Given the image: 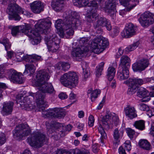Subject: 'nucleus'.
Instances as JSON below:
<instances>
[{"label": "nucleus", "instance_id": "nucleus-1", "mask_svg": "<svg viewBox=\"0 0 154 154\" xmlns=\"http://www.w3.org/2000/svg\"><path fill=\"white\" fill-rule=\"evenodd\" d=\"M50 76L45 69L40 70L37 72L35 79L33 83L35 86L39 87V91L36 93L30 92L29 97L32 96L35 99L39 111H42V116L45 118L54 117L60 118L65 115V110L62 108H54L52 109L45 110L43 105L45 103V96L43 93H48L54 96L56 93L51 83L47 82Z\"/></svg>", "mask_w": 154, "mask_h": 154}, {"label": "nucleus", "instance_id": "nucleus-2", "mask_svg": "<svg viewBox=\"0 0 154 154\" xmlns=\"http://www.w3.org/2000/svg\"><path fill=\"white\" fill-rule=\"evenodd\" d=\"M66 20L63 26V29L66 32V38H69L74 35V29L80 26L81 23L77 12L69 10L66 11Z\"/></svg>", "mask_w": 154, "mask_h": 154}, {"label": "nucleus", "instance_id": "nucleus-3", "mask_svg": "<svg viewBox=\"0 0 154 154\" xmlns=\"http://www.w3.org/2000/svg\"><path fill=\"white\" fill-rule=\"evenodd\" d=\"M101 124H100L98 128V131L101 136V142L103 143L102 139H106L107 138L106 134L103 128L106 129L112 128L114 125L116 126L119 122V117L110 112L106 113L105 116L103 117L101 119Z\"/></svg>", "mask_w": 154, "mask_h": 154}, {"label": "nucleus", "instance_id": "nucleus-4", "mask_svg": "<svg viewBox=\"0 0 154 154\" xmlns=\"http://www.w3.org/2000/svg\"><path fill=\"white\" fill-rule=\"evenodd\" d=\"M79 81L78 76L74 72L69 71L62 75L60 78L61 83L64 86L71 88L76 87Z\"/></svg>", "mask_w": 154, "mask_h": 154}, {"label": "nucleus", "instance_id": "nucleus-5", "mask_svg": "<svg viewBox=\"0 0 154 154\" xmlns=\"http://www.w3.org/2000/svg\"><path fill=\"white\" fill-rule=\"evenodd\" d=\"M7 12L9 15L10 19L13 18L16 20H19L21 18L19 14H22L28 17L30 15L29 12L22 9L17 4L9 5L7 8Z\"/></svg>", "mask_w": 154, "mask_h": 154}, {"label": "nucleus", "instance_id": "nucleus-6", "mask_svg": "<svg viewBox=\"0 0 154 154\" xmlns=\"http://www.w3.org/2000/svg\"><path fill=\"white\" fill-rule=\"evenodd\" d=\"M109 45V42L106 38H96L93 40L91 43V47L93 51L99 54L102 52Z\"/></svg>", "mask_w": 154, "mask_h": 154}, {"label": "nucleus", "instance_id": "nucleus-7", "mask_svg": "<svg viewBox=\"0 0 154 154\" xmlns=\"http://www.w3.org/2000/svg\"><path fill=\"white\" fill-rule=\"evenodd\" d=\"M44 39L49 51L56 52L59 48L60 39L55 34L50 36L47 35L45 36Z\"/></svg>", "mask_w": 154, "mask_h": 154}, {"label": "nucleus", "instance_id": "nucleus-8", "mask_svg": "<svg viewBox=\"0 0 154 154\" xmlns=\"http://www.w3.org/2000/svg\"><path fill=\"white\" fill-rule=\"evenodd\" d=\"M46 140H48V139L45 136L38 132L34 133L31 137L27 139L28 142L31 146L36 147L42 146Z\"/></svg>", "mask_w": 154, "mask_h": 154}, {"label": "nucleus", "instance_id": "nucleus-9", "mask_svg": "<svg viewBox=\"0 0 154 154\" xmlns=\"http://www.w3.org/2000/svg\"><path fill=\"white\" fill-rule=\"evenodd\" d=\"M51 24V22L48 19L40 20L35 25L36 32L46 35L50 31Z\"/></svg>", "mask_w": 154, "mask_h": 154}, {"label": "nucleus", "instance_id": "nucleus-10", "mask_svg": "<svg viewBox=\"0 0 154 154\" xmlns=\"http://www.w3.org/2000/svg\"><path fill=\"white\" fill-rule=\"evenodd\" d=\"M24 97L22 94H18L16 98V101L19 103L22 109L26 110H30L34 108V107L31 104L30 97Z\"/></svg>", "mask_w": 154, "mask_h": 154}, {"label": "nucleus", "instance_id": "nucleus-11", "mask_svg": "<svg viewBox=\"0 0 154 154\" xmlns=\"http://www.w3.org/2000/svg\"><path fill=\"white\" fill-rule=\"evenodd\" d=\"M125 82L129 86L128 92L129 94H134L136 91L139 85H141L144 83V79H129Z\"/></svg>", "mask_w": 154, "mask_h": 154}, {"label": "nucleus", "instance_id": "nucleus-12", "mask_svg": "<svg viewBox=\"0 0 154 154\" xmlns=\"http://www.w3.org/2000/svg\"><path fill=\"white\" fill-rule=\"evenodd\" d=\"M31 130L27 124H21L16 127L14 131V136L20 138L27 136L30 134Z\"/></svg>", "mask_w": 154, "mask_h": 154}, {"label": "nucleus", "instance_id": "nucleus-13", "mask_svg": "<svg viewBox=\"0 0 154 154\" xmlns=\"http://www.w3.org/2000/svg\"><path fill=\"white\" fill-rule=\"evenodd\" d=\"M16 57L19 61L24 60L26 62L34 63L36 66H37L38 63L36 61L39 60L41 58L40 56L35 54L24 56L23 54L20 53L16 54Z\"/></svg>", "mask_w": 154, "mask_h": 154}, {"label": "nucleus", "instance_id": "nucleus-14", "mask_svg": "<svg viewBox=\"0 0 154 154\" xmlns=\"http://www.w3.org/2000/svg\"><path fill=\"white\" fill-rule=\"evenodd\" d=\"M139 21L143 26H148L154 22V15L146 12L142 14Z\"/></svg>", "mask_w": 154, "mask_h": 154}, {"label": "nucleus", "instance_id": "nucleus-15", "mask_svg": "<svg viewBox=\"0 0 154 154\" xmlns=\"http://www.w3.org/2000/svg\"><path fill=\"white\" fill-rule=\"evenodd\" d=\"M9 78L10 80L14 83L22 84L23 83L25 79L22 77V74L17 72L14 69H11L8 72Z\"/></svg>", "mask_w": 154, "mask_h": 154}, {"label": "nucleus", "instance_id": "nucleus-16", "mask_svg": "<svg viewBox=\"0 0 154 154\" xmlns=\"http://www.w3.org/2000/svg\"><path fill=\"white\" fill-rule=\"evenodd\" d=\"M88 48L86 47L85 48L83 47L77 48L73 49L71 54L74 59L80 61L84 56V53L88 51Z\"/></svg>", "mask_w": 154, "mask_h": 154}, {"label": "nucleus", "instance_id": "nucleus-17", "mask_svg": "<svg viewBox=\"0 0 154 154\" xmlns=\"http://www.w3.org/2000/svg\"><path fill=\"white\" fill-rule=\"evenodd\" d=\"M90 5L91 7L93 8L91 10L90 13L88 14L87 16L88 21L89 22L96 19L98 16V15L96 13V9L97 8V4L96 0L90 1Z\"/></svg>", "mask_w": 154, "mask_h": 154}, {"label": "nucleus", "instance_id": "nucleus-18", "mask_svg": "<svg viewBox=\"0 0 154 154\" xmlns=\"http://www.w3.org/2000/svg\"><path fill=\"white\" fill-rule=\"evenodd\" d=\"M149 64V61L148 59H142L133 65L132 69L134 71H142L144 70Z\"/></svg>", "mask_w": 154, "mask_h": 154}, {"label": "nucleus", "instance_id": "nucleus-19", "mask_svg": "<svg viewBox=\"0 0 154 154\" xmlns=\"http://www.w3.org/2000/svg\"><path fill=\"white\" fill-rule=\"evenodd\" d=\"M137 27L132 23H129L122 33V36L128 38L135 34Z\"/></svg>", "mask_w": 154, "mask_h": 154}, {"label": "nucleus", "instance_id": "nucleus-20", "mask_svg": "<svg viewBox=\"0 0 154 154\" xmlns=\"http://www.w3.org/2000/svg\"><path fill=\"white\" fill-rule=\"evenodd\" d=\"M118 2L117 0H109L106 5L107 11L111 16L116 15V5Z\"/></svg>", "mask_w": 154, "mask_h": 154}, {"label": "nucleus", "instance_id": "nucleus-21", "mask_svg": "<svg viewBox=\"0 0 154 154\" xmlns=\"http://www.w3.org/2000/svg\"><path fill=\"white\" fill-rule=\"evenodd\" d=\"M106 26L108 30L112 29V26L109 21L104 17H100L98 19L97 22L94 24V28H97L99 26Z\"/></svg>", "mask_w": 154, "mask_h": 154}, {"label": "nucleus", "instance_id": "nucleus-22", "mask_svg": "<svg viewBox=\"0 0 154 154\" xmlns=\"http://www.w3.org/2000/svg\"><path fill=\"white\" fill-rule=\"evenodd\" d=\"M32 11L35 14H39L44 11V5L40 1H35L30 5Z\"/></svg>", "mask_w": 154, "mask_h": 154}, {"label": "nucleus", "instance_id": "nucleus-23", "mask_svg": "<svg viewBox=\"0 0 154 154\" xmlns=\"http://www.w3.org/2000/svg\"><path fill=\"white\" fill-rule=\"evenodd\" d=\"M14 103L12 102H5L3 104L2 113L4 116H7L11 114L12 110Z\"/></svg>", "mask_w": 154, "mask_h": 154}, {"label": "nucleus", "instance_id": "nucleus-24", "mask_svg": "<svg viewBox=\"0 0 154 154\" xmlns=\"http://www.w3.org/2000/svg\"><path fill=\"white\" fill-rule=\"evenodd\" d=\"M119 69L118 77L119 79L122 80L128 79L129 76L128 67L119 66Z\"/></svg>", "mask_w": 154, "mask_h": 154}, {"label": "nucleus", "instance_id": "nucleus-25", "mask_svg": "<svg viewBox=\"0 0 154 154\" xmlns=\"http://www.w3.org/2000/svg\"><path fill=\"white\" fill-rule=\"evenodd\" d=\"M124 112L125 116L130 119H132L137 116L136 111L133 106L127 105L125 108Z\"/></svg>", "mask_w": 154, "mask_h": 154}, {"label": "nucleus", "instance_id": "nucleus-26", "mask_svg": "<svg viewBox=\"0 0 154 154\" xmlns=\"http://www.w3.org/2000/svg\"><path fill=\"white\" fill-rule=\"evenodd\" d=\"M124 131L123 130L116 128L113 132V143L115 146H117L119 143L123 135Z\"/></svg>", "mask_w": 154, "mask_h": 154}, {"label": "nucleus", "instance_id": "nucleus-27", "mask_svg": "<svg viewBox=\"0 0 154 154\" xmlns=\"http://www.w3.org/2000/svg\"><path fill=\"white\" fill-rule=\"evenodd\" d=\"M64 0H53L51 3L52 8L56 12H60L64 8Z\"/></svg>", "mask_w": 154, "mask_h": 154}, {"label": "nucleus", "instance_id": "nucleus-28", "mask_svg": "<svg viewBox=\"0 0 154 154\" xmlns=\"http://www.w3.org/2000/svg\"><path fill=\"white\" fill-rule=\"evenodd\" d=\"M22 32L27 35L29 37H32L34 35L38 36L39 32H36L35 29L31 30V27L29 24H26L23 27Z\"/></svg>", "mask_w": 154, "mask_h": 154}, {"label": "nucleus", "instance_id": "nucleus-29", "mask_svg": "<svg viewBox=\"0 0 154 154\" xmlns=\"http://www.w3.org/2000/svg\"><path fill=\"white\" fill-rule=\"evenodd\" d=\"M119 1H120V0H119ZM130 0H129L128 1V5H127V6L124 5H123V4L122 3L120 2V3L122 5H123L124 6L127 7L126 8L124 9L121 10L119 11V14L120 15H121L123 16L124 15H125L126 13L127 12H128L130 11L134 7L136 6L138 4V0H136V1H133L134 2H135V3L134 4H131L130 5V4L129 3V2L130 1Z\"/></svg>", "mask_w": 154, "mask_h": 154}, {"label": "nucleus", "instance_id": "nucleus-30", "mask_svg": "<svg viewBox=\"0 0 154 154\" xmlns=\"http://www.w3.org/2000/svg\"><path fill=\"white\" fill-rule=\"evenodd\" d=\"M138 144L141 148L144 149L149 150L151 149L150 143L146 140H140L139 141Z\"/></svg>", "mask_w": 154, "mask_h": 154}, {"label": "nucleus", "instance_id": "nucleus-31", "mask_svg": "<svg viewBox=\"0 0 154 154\" xmlns=\"http://www.w3.org/2000/svg\"><path fill=\"white\" fill-rule=\"evenodd\" d=\"M25 69L23 72L24 74H27L30 72L31 74H32L35 72L36 68L34 64L27 63L25 65Z\"/></svg>", "mask_w": 154, "mask_h": 154}, {"label": "nucleus", "instance_id": "nucleus-32", "mask_svg": "<svg viewBox=\"0 0 154 154\" xmlns=\"http://www.w3.org/2000/svg\"><path fill=\"white\" fill-rule=\"evenodd\" d=\"M100 91L99 89H95L92 91V89H90L88 91V95L90 94V97L92 101H94L95 99L97 97L98 94H100Z\"/></svg>", "mask_w": 154, "mask_h": 154}, {"label": "nucleus", "instance_id": "nucleus-33", "mask_svg": "<svg viewBox=\"0 0 154 154\" xmlns=\"http://www.w3.org/2000/svg\"><path fill=\"white\" fill-rule=\"evenodd\" d=\"M149 95L148 91L143 88H140L138 91L137 95L140 98H145Z\"/></svg>", "mask_w": 154, "mask_h": 154}, {"label": "nucleus", "instance_id": "nucleus-34", "mask_svg": "<svg viewBox=\"0 0 154 154\" xmlns=\"http://www.w3.org/2000/svg\"><path fill=\"white\" fill-rule=\"evenodd\" d=\"M130 61L129 58L126 55L122 56L120 60V63L119 66L122 67H128L129 66V62Z\"/></svg>", "mask_w": 154, "mask_h": 154}, {"label": "nucleus", "instance_id": "nucleus-35", "mask_svg": "<svg viewBox=\"0 0 154 154\" xmlns=\"http://www.w3.org/2000/svg\"><path fill=\"white\" fill-rule=\"evenodd\" d=\"M116 73L115 68L111 66L108 68L107 70V76L109 81H111L113 79Z\"/></svg>", "mask_w": 154, "mask_h": 154}, {"label": "nucleus", "instance_id": "nucleus-36", "mask_svg": "<svg viewBox=\"0 0 154 154\" xmlns=\"http://www.w3.org/2000/svg\"><path fill=\"white\" fill-rule=\"evenodd\" d=\"M88 67V64L86 62H83L82 63V67L84 74V78L85 80L89 77L90 75Z\"/></svg>", "mask_w": 154, "mask_h": 154}, {"label": "nucleus", "instance_id": "nucleus-37", "mask_svg": "<svg viewBox=\"0 0 154 154\" xmlns=\"http://www.w3.org/2000/svg\"><path fill=\"white\" fill-rule=\"evenodd\" d=\"M90 38L89 37H82L80 38L79 40V43L81 47H83L85 48L86 47H87L88 48L89 44L88 43Z\"/></svg>", "mask_w": 154, "mask_h": 154}, {"label": "nucleus", "instance_id": "nucleus-38", "mask_svg": "<svg viewBox=\"0 0 154 154\" xmlns=\"http://www.w3.org/2000/svg\"><path fill=\"white\" fill-rule=\"evenodd\" d=\"M133 125L136 128L140 130H143L145 129V122L143 120L136 121Z\"/></svg>", "mask_w": 154, "mask_h": 154}, {"label": "nucleus", "instance_id": "nucleus-39", "mask_svg": "<svg viewBox=\"0 0 154 154\" xmlns=\"http://www.w3.org/2000/svg\"><path fill=\"white\" fill-rule=\"evenodd\" d=\"M139 42H137L133 44L129 45L124 49V51L126 53H128L129 52L133 51L139 45Z\"/></svg>", "mask_w": 154, "mask_h": 154}, {"label": "nucleus", "instance_id": "nucleus-40", "mask_svg": "<svg viewBox=\"0 0 154 154\" xmlns=\"http://www.w3.org/2000/svg\"><path fill=\"white\" fill-rule=\"evenodd\" d=\"M104 65V62H102L100 63L97 66L96 75L97 77H99L101 75Z\"/></svg>", "mask_w": 154, "mask_h": 154}, {"label": "nucleus", "instance_id": "nucleus-41", "mask_svg": "<svg viewBox=\"0 0 154 154\" xmlns=\"http://www.w3.org/2000/svg\"><path fill=\"white\" fill-rule=\"evenodd\" d=\"M65 23H63V21L61 19H58L56 21L55 26L57 30H60L63 29V26L64 25Z\"/></svg>", "mask_w": 154, "mask_h": 154}, {"label": "nucleus", "instance_id": "nucleus-42", "mask_svg": "<svg viewBox=\"0 0 154 154\" xmlns=\"http://www.w3.org/2000/svg\"><path fill=\"white\" fill-rule=\"evenodd\" d=\"M39 35L36 36L34 35L32 37H29L30 38L32 39L31 41V43L33 45H37L41 41V37H40V35L41 34L39 32Z\"/></svg>", "mask_w": 154, "mask_h": 154}, {"label": "nucleus", "instance_id": "nucleus-43", "mask_svg": "<svg viewBox=\"0 0 154 154\" xmlns=\"http://www.w3.org/2000/svg\"><path fill=\"white\" fill-rule=\"evenodd\" d=\"M1 43L4 45L6 51H8L10 48L11 45L9 43L8 39H4L1 42Z\"/></svg>", "mask_w": 154, "mask_h": 154}, {"label": "nucleus", "instance_id": "nucleus-44", "mask_svg": "<svg viewBox=\"0 0 154 154\" xmlns=\"http://www.w3.org/2000/svg\"><path fill=\"white\" fill-rule=\"evenodd\" d=\"M126 133L131 139L133 138L135 134V131L130 128H128L126 130Z\"/></svg>", "mask_w": 154, "mask_h": 154}, {"label": "nucleus", "instance_id": "nucleus-45", "mask_svg": "<svg viewBox=\"0 0 154 154\" xmlns=\"http://www.w3.org/2000/svg\"><path fill=\"white\" fill-rule=\"evenodd\" d=\"M76 2L79 6L83 7L86 6L89 3L88 0H75Z\"/></svg>", "mask_w": 154, "mask_h": 154}, {"label": "nucleus", "instance_id": "nucleus-46", "mask_svg": "<svg viewBox=\"0 0 154 154\" xmlns=\"http://www.w3.org/2000/svg\"><path fill=\"white\" fill-rule=\"evenodd\" d=\"M124 148L129 151L131 148V142L130 141L127 140L125 142L124 144Z\"/></svg>", "mask_w": 154, "mask_h": 154}, {"label": "nucleus", "instance_id": "nucleus-47", "mask_svg": "<svg viewBox=\"0 0 154 154\" xmlns=\"http://www.w3.org/2000/svg\"><path fill=\"white\" fill-rule=\"evenodd\" d=\"M61 64L63 69L64 71L68 70L70 67V65L67 63L62 62Z\"/></svg>", "mask_w": 154, "mask_h": 154}, {"label": "nucleus", "instance_id": "nucleus-48", "mask_svg": "<svg viewBox=\"0 0 154 154\" xmlns=\"http://www.w3.org/2000/svg\"><path fill=\"white\" fill-rule=\"evenodd\" d=\"M94 117L92 115H90L88 118V124L89 126L92 127L94 125Z\"/></svg>", "mask_w": 154, "mask_h": 154}, {"label": "nucleus", "instance_id": "nucleus-49", "mask_svg": "<svg viewBox=\"0 0 154 154\" xmlns=\"http://www.w3.org/2000/svg\"><path fill=\"white\" fill-rule=\"evenodd\" d=\"M140 109L143 111H146V112L149 109L148 106L144 103H140L139 105Z\"/></svg>", "mask_w": 154, "mask_h": 154}, {"label": "nucleus", "instance_id": "nucleus-50", "mask_svg": "<svg viewBox=\"0 0 154 154\" xmlns=\"http://www.w3.org/2000/svg\"><path fill=\"white\" fill-rule=\"evenodd\" d=\"M5 135L3 133L0 134V146L4 144L6 142Z\"/></svg>", "mask_w": 154, "mask_h": 154}, {"label": "nucleus", "instance_id": "nucleus-51", "mask_svg": "<svg viewBox=\"0 0 154 154\" xmlns=\"http://www.w3.org/2000/svg\"><path fill=\"white\" fill-rule=\"evenodd\" d=\"M80 152V150L76 149L74 150H73L70 151H68L67 152H65V154H79Z\"/></svg>", "mask_w": 154, "mask_h": 154}, {"label": "nucleus", "instance_id": "nucleus-52", "mask_svg": "<svg viewBox=\"0 0 154 154\" xmlns=\"http://www.w3.org/2000/svg\"><path fill=\"white\" fill-rule=\"evenodd\" d=\"M19 32V29L18 26L13 27L11 29V33L13 35H16Z\"/></svg>", "mask_w": 154, "mask_h": 154}, {"label": "nucleus", "instance_id": "nucleus-53", "mask_svg": "<svg viewBox=\"0 0 154 154\" xmlns=\"http://www.w3.org/2000/svg\"><path fill=\"white\" fill-rule=\"evenodd\" d=\"M147 114L149 117L154 116V108H152L151 109L149 108L147 111Z\"/></svg>", "mask_w": 154, "mask_h": 154}, {"label": "nucleus", "instance_id": "nucleus-54", "mask_svg": "<svg viewBox=\"0 0 154 154\" xmlns=\"http://www.w3.org/2000/svg\"><path fill=\"white\" fill-rule=\"evenodd\" d=\"M119 32V29L118 27H115L113 29V37L116 36L118 35Z\"/></svg>", "mask_w": 154, "mask_h": 154}, {"label": "nucleus", "instance_id": "nucleus-55", "mask_svg": "<svg viewBox=\"0 0 154 154\" xmlns=\"http://www.w3.org/2000/svg\"><path fill=\"white\" fill-rule=\"evenodd\" d=\"M118 152L119 154H126L125 149L123 146H120L119 148Z\"/></svg>", "mask_w": 154, "mask_h": 154}, {"label": "nucleus", "instance_id": "nucleus-56", "mask_svg": "<svg viewBox=\"0 0 154 154\" xmlns=\"http://www.w3.org/2000/svg\"><path fill=\"white\" fill-rule=\"evenodd\" d=\"M143 79L144 83L149 82H153L154 81V78L153 77H152L151 78H144Z\"/></svg>", "mask_w": 154, "mask_h": 154}, {"label": "nucleus", "instance_id": "nucleus-57", "mask_svg": "<svg viewBox=\"0 0 154 154\" xmlns=\"http://www.w3.org/2000/svg\"><path fill=\"white\" fill-rule=\"evenodd\" d=\"M106 98V97L105 96H104L103 97L101 102L100 103L99 106L97 107V109H100L103 106V103L105 102Z\"/></svg>", "mask_w": 154, "mask_h": 154}, {"label": "nucleus", "instance_id": "nucleus-58", "mask_svg": "<svg viewBox=\"0 0 154 154\" xmlns=\"http://www.w3.org/2000/svg\"><path fill=\"white\" fill-rule=\"evenodd\" d=\"M6 87L5 84L2 83H0V97L2 96V93L3 92V89Z\"/></svg>", "mask_w": 154, "mask_h": 154}, {"label": "nucleus", "instance_id": "nucleus-59", "mask_svg": "<svg viewBox=\"0 0 154 154\" xmlns=\"http://www.w3.org/2000/svg\"><path fill=\"white\" fill-rule=\"evenodd\" d=\"M58 96L59 98L61 99L64 100L67 98V96L66 94L64 93H60L59 94Z\"/></svg>", "mask_w": 154, "mask_h": 154}, {"label": "nucleus", "instance_id": "nucleus-60", "mask_svg": "<svg viewBox=\"0 0 154 154\" xmlns=\"http://www.w3.org/2000/svg\"><path fill=\"white\" fill-rule=\"evenodd\" d=\"M92 150L94 153H96L98 152L99 149L97 145L96 144H94L92 146Z\"/></svg>", "mask_w": 154, "mask_h": 154}, {"label": "nucleus", "instance_id": "nucleus-61", "mask_svg": "<svg viewBox=\"0 0 154 154\" xmlns=\"http://www.w3.org/2000/svg\"><path fill=\"white\" fill-rule=\"evenodd\" d=\"M54 127L56 129L60 128H61L62 127H63V125L58 122H55L53 125Z\"/></svg>", "mask_w": 154, "mask_h": 154}, {"label": "nucleus", "instance_id": "nucleus-62", "mask_svg": "<svg viewBox=\"0 0 154 154\" xmlns=\"http://www.w3.org/2000/svg\"><path fill=\"white\" fill-rule=\"evenodd\" d=\"M150 133L152 135L154 138L152 140V144L154 145V126L152 127L150 129Z\"/></svg>", "mask_w": 154, "mask_h": 154}, {"label": "nucleus", "instance_id": "nucleus-63", "mask_svg": "<svg viewBox=\"0 0 154 154\" xmlns=\"http://www.w3.org/2000/svg\"><path fill=\"white\" fill-rule=\"evenodd\" d=\"M66 151L62 149H58L56 152V154H65Z\"/></svg>", "mask_w": 154, "mask_h": 154}, {"label": "nucleus", "instance_id": "nucleus-64", "mask_svg": "<svg viewBox=\"0 0 154 154\" xmlns=\"http://www.w3.org/2000/svg\"><path fill=\"white\" fill-rule=\"evenodd\" d=\"M7 54L8 57L9 58H11L15 54V53L12 51H8Z\"/></svg>", "mask_w": 154, "mask_h": 154}]
</instances>
